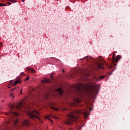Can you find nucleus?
<instances>
[{"mask_svg": "<svg viewBox=\"0 0 130 130\" xmlns=\"http://www.w3.org/2000/svg\"><path fill=\"white\" fill-rule=\"evenodd\" d=\"M74 102H76V103H81V101L80 98L79 97H76L74 99Z\"/></svg>", "mask_w": 130, "mask_h": 130, "instance_id": "6e6552de", "label": "nucleus"}, {"mask_svg": "<svg viewBox=\"0 0 130 130\" xmlns=\"http://www.w3.org/2000/svg\"><path fill=\"white\" fill-rule=\"evenodd\" d=\"M1 46H3V44H2V43H0V47H1Z\"/></svg>", "mask_w": 130, "mask_h": 130, "instance_id": "a878e982", "label": "nucleus"}, {"mask_svg": "<svg viewBox=\"0 0 130 130\" xmlns=\"http://www.w3.org/2000/svg\"><path fill=\"white\" fill-rule=\"evenodd\" d=\"M51 78L52 79V76H51Z\"/></svg>", "mask_w": 130, "mask_h": 130, "instance_id": "473e14b6", "label": "nucleus"}, {"mask_svg": "<svg viewBox=\"0 0 130 130\" xmlns=\"http://www.w3.org/2000/svg\"><path fill=\"white\" fill-rule=\"evenodd\" d=\"M97 62V67L99 69H103V63H102L101 61H104V59H103V58L102 57H99L98 58V59L96 60Z\"/></svg>", "mask_w": 130, "mask_h": 130, "instance_id": "7ed1b4c3", "label": "nucleus"}, {"mask_svg": "<svg viewBox=\"0 0 130 130\" xmlns=\"http://www.w3.org/2000/svg\"><path fill=\"white\" fill-rule=\"evenodd\" d=\"M8 88H10V86H9Z\"/></svg>", "mask_w": 130, "mask_h": 130, "instance_id": "f704fd0d", "label": "nucleus"}, {"mask_svg": "<svg viewBox=\"0 0 130 130\" xmlns=\"http://www.w3.org/2000/svg\"><path fill=\"white\" fill-rule=\"evenodd\" d=\"M20 75H24V73L22 72Z\"/></svg>", "mask_w": 130, "mask_h": 130, "instance_id": "bb28decb", "label": "nucleus"}, {"mask_svg": "<svg viewBox=\"0 0 130 130\" xmlns=\"http://www.w3.org/2000/svg\"><path fill=\"white\" fill-rule=\"evenodd\" d=\"M27 109L29 110L28 112H27V114L28 116L30 117V118H32V119H34V118H37L39 120H41V119L39 117H38V115H40V114L37 112V111H35L34 110H32L31 107L27 108Z\"/></svg>", "mask_w": 130, "mask_h": 130, "instance_id": "f257e3e1", "label": "nucleus"}, {"mask_svg": "<svg viewBox=\"0 0 130 130\" xmlns=\"http://www.w3.org/2000/svg\"><path fill=\"white\" fill-rule=\"evenodd\" d=\"M14 90H15V88L12 89L11 91H14Z\"/></svg>", "mask_w": 130, "mask_h": 130, "instance_id": "c85d7f7f", "label": "nucleus"}, {"mask_svg": "<svg viewBox=\"0 0 130 130\" xmlns=\"http://www.w3.org/2000/svg\"><path fill=\"white\" fill-rule=\"evenodd\" d=\"M115 58V54H114L113 56V60H114Z\"/></svg>", "mask_w": 130, "mask_h": 130, "instance_id": "4be33fe9", "label": "nucleus"}, {"mask_svg": "<svg viewBox=\"0 0 130 130\" xmlns=\"http://www.w3.org/2000/svg\"><path fill=\"white\" fill-rule=\"evenodd\" d=\"M12 81H11L10 83V85H11L12 86H16L17 84H18V83H20V80H16L15 83L14 84H12Z\"/></svg>", "mask_w": 130, "mask_h": 130, "instance_id": "9d476101", "label": "nucleus"}, {"mask_svg": "<svg viewBox=\"0 0 130 130\" xmlns=\"http://www.w3.org/2000/svg\"><path fill=\"white\" fill-rule=\"evenodd\" d=\"M77 113H82L84 115V118H87L88 117V110L85 109L83 111H77Z\"/></svg>", "mask_w": 130, "mask_h": 130, "instance_id": "39448f33", "label": "nucleus"}, {"mask_svg": "<svg viewBox=\"0 0 130 130\" xmlns=\"http://www.w3.org/2000/svg\"><path fill=\"white\" fill-rule=\"evenodd\" d=\"M23 2H24V0H22Z\"/></svg>", "mask_w": 130, "mask_h": 130, "instance_id": "72a5a7b5", "label": "nucleus"}, {"mask_svg": "<svg viewBox=\"0 0 130 130\" xmlns=\"http://www.w3.org/2000/svg\"><path fill=\"white\" fill-rule=\"evenodd\" d=\"M29 78H30L29 77H26V79L24 80V81H28V80H29Z\"/></svg>", "mask_w": 130, "mask_h": 130, "instance_id": "412c9836", "label": "nucleus"}, {"mask_svg": "<svg viewBox=\"0 0 130 130\" xmlns=\"http://www.w3.org/2000/svg\"><path fill=\"white\" fill-rule=\"evenodd\" d=\"M120 58H121V56H120V55L117 56L116 59L115 60V62H118V60H119Z\"/></svg>", "mask_w": 130, "mask_h": 130, "instance_id": "ddd939ff", "label": "nucleus"}, {"mask_svg": "<svg viewBox=\"0 0 130 130\" xmlns=\"http://www.w3.org/2000/svg\"><path fill=\"white\" fill-rule=\"evenodd\" d=\"M51 108H52V109H53L54 110H55V111H58V110H59V109L54 107H51Z\"/></svg>", "mask_w": 130, "mask_h": 130, "instance_id": "dca6fc26", "label": "nucleus"}, {"mask_svg": "<svg viewBox=\"0 0 130 130\" xmlns=\"http://www.w3.org/2000/svg\"><path fill=\"white\" fill-rule=\"evenodd\" d=\"M0 7H7V5L0 3Z\"/></svg>", "mask_w": 130, "mask_h": 130, "instance_id": "a211bd4d", "label": "nucleus"}, {"mask_svg": "<svg viewBox=\"0 0 130 130\" xmlns=\"http://www.w3.org/2000/svg\"><path fill=\"white\" fill-rule=\"evenodd\" d=\"M11 107V113L10 114H9V115H16V116H18L19 115V113L14 112L15 111V109H16V108H15V106H14V105H11L10 106Z\"/></svg>", "mask_w": 130, "mask_h": 130, "instance_id": "20e7f679", "label": "nucleus"}, {"mask_svg": "<svg viewBox=\"0 0 130 130\" xmlns=\"http://www.w3.org/2000/svg\"><path fill=\"white\" fill-rule=\"evenodd\" d=\"M96 92H97V90H94V91L92 92V95H95V94H96Z\"/></svg>", "mask_w": 130, "mask_h": 130, "instance_id": "f3484780", "label": "nucleus"}, {"mask_svg": "<svg viewBox=\"0 0 130 130\" xmlns=\"http://www.w3.org/2000/svg\"><path fill=\"white\" fill-rule=\"evenodd\" d=\"M50 82L49 79L45 78L43 80H42V83H48Z\"/></svg>", "mask_w": 130, "mask_h": 130, "instance_id": "9b49d317", "label": "nucleus"}, {"mask_svg": "<svg viewBox=\"0 0 130 130\" xmlns=\"http://www.w3.org/2000/svg\"><path fill=\"white\" fill-rule=\"evenodd\" d=\"M31 71L32 74H35V73H36V71L35 70H34V69H31Z\"/></svg>", "mask_w": 130, "mask_h": 130, "instance_id": "6ab92c4d", "label": "nucleus"}, {"mask_svg": "<svg viewBox=\"0 0 130 130\" xmlns=\"http://www.w3.org/2000/svg\"><path fill=\"white\" fill-rule=\"evenodd\" d=\"M56 91H57V92H58V93H59V94H60V95L61 96L62 94V89H61V88H59L58 89H57Z\"/></svg>", "mask_w": 130, "mask_h": 130, "instance_id": "f8f14e48", "label": "nucleus"}, {"mask_svg": "<svg viewBox=\"0 0 130 130\" xmlns=\"http://www.w3.org/2000/svg\"><path fill=\"white\" fill-rule=\"evenodd\" d=\"M49 117H53V118H55V119L57 118L56 117H55V116H51V115H49V116H45V118H46V119L49 120V121H51V122H52V123H53V122L52 121V120H51V119H50V118H49Z\"/></svg>", "mask_w": 130, "mask_h": 130, "instance_id": "0eeeda50", "label": "nucleus"}, {"mask_svg": "<svg viewBox=\"0 0 130 130\" xmlns=\"http://www.w3.org/2000/svg\"><path fill=\"white\" fill-rule=\"evenodd\" d=\"M8 2H11V0H7Z\"/></svg>", "mask_w": 130, "mask_h": 130, "instance_id": "7c9ffc66", "label": "nucleus"}, {"mask_svg": "<svg viewBox=\"0 0 130 130\" xmlns=\"http://www.w3.org/2000/svg\"><path fill=\"white\" fill-rule=\"evenodd\" d=\"M22 123L24 125H27V124H28V123H29V122L28 121V120H24V121H23V122Z\"/></svg>", "mask_w": 130, "mask_h": 130, "instance_id": "4468645a", "label": "nucleus"}, {"mask_svg": "<svg viewBox=\"0 0 130 130\" xmlns=\"http://www.w3.org/2000/svg\"><path fill=\"white\" fill-rule=\"evenodd\" d=\"M5 0H0V2H4Z\"/></svg>", "mask_w": 130, "mask_h": 130, "instance_id": "c756f323", "label": "nucleus"}, {"mask_svg": "<svg viewBox=\"0 0 130 130\" xmlns=\"http://www.w3.org/2000/svg\"><path fill=\"white\" fill-rule=\"evenodd\" d=\"M69 116V118L65 123L66 124H69V125L72 124V121H75L77 120L78 118H79L78 116H76V115L73 114H70Z\"/></svg>", "mask_w": 130, "mask_h": 130, "instance_id": "f03ea898", "label": "nucleus"}, {"mask_svg": "<svg viewBox=\"0 0 130 130\" xmlns=\"http://www.w3.org/2000/svg\"><path fill=\"white\" fill-rule=\"evenodd\" d=\"M11 120L13 123V125H16V124H17V123L18 122V121H19V120H18V119H17V118H16V117H15V116H13L12 117V118H11Z\"/></svg>", "mask_w": 130, "mask_h": 130, "instance_id": "423d86ee", "label": "nucleus"}, {"mask_svg": "<svg viewBox=\"0 0 130 130\" xmlns=\"http://www.w3.org/2000/svg\"><path fill=\"white\" fill-rule=\"evenodd\" d=\"M12 3H17V0H10Z\"/></svg>", "mask_w": 130, "mask_h": 130, "instance_id": "aec40b11", "label": "nucleus"}, {"mask_svg": "<svg viewBox=\"0 0 130 130\" xmlns=\"http://www.w3.org/2000/svg\"><path fill=\"white\" fill-rule=\"evenodd\" d=\"M23 106V102H20L18 105L16 106L17 109H21V107Z\"/></svg>", "mask_w": 130, "mask_h": 130, "instance_id": "1a4fd4ad", "label": "nucleus"}, {"mask_svg": "<svg viewBox=\"0 0 130 130\" xmlns=\"http://www.w3.org/2000/svg\"><path fill=\"white\" fill-rule=\"evenodd\" d=\"M90 109V111H92V109Z\"/></svg>", "mask_w": 130, "mask_h": 130, "instance_id": "2f4dec72", "label": "nucleus"}, {"mask_svg": "<svg viewBox=\"0 0 130 130\" xmlns=\"http://www.w3.org/2000/svg\"><path fill=\"white\" fill-rule=\"evenodd\" d=\"M10 96L12 99H14L15 98V95H14V93H13V92L10 93Z\"/></svg>", "mask_w": 130, "mask_h": 130, "instance_id": "2eb2a0df", "label": "nucleus"}, {"mask_svg": "<svg viewBox=\"0 0 130 130\" xmlns=\"http://www.w3.org/2000/svg\"><path fill=\"white\" fill-rule=\"evenodd\" d=\"M62 73H64V70H63L62 71Z\"/></svg>", "mask_w": 130, "mask_h": 130, "instance_id": "cd10ccee", "label": "nucleus"}, {"mask_svg": "<svg viewBox=\"0 0 130 130\" xmlns=\"http://www.w3.org/2000/svg\"><path fill=\"white\" fill-rule=\"evenodd\" d=\"M22 91H23V89H21V91H20L21 94H23V93L22 92Z\"/></svg>", "mask_w": 130, "mask_h": 130, "instance_id": "393cba45", "label": "nucleus"}, {"mask_svg": "<svg viewBox=\"0 0 130 130\" xmlns=\"http://www.w3.org/2000/svg\"><path fill=\"white\" fill-rule=\"evenodd\" d=\"M8 5H12V4L10 2H8Z\"/></svg>", "mask_w": 130, "mask_h": 130, "instance_id": "b1692460", "label": "nucleus"}, {"mask_svg": "<svg viewBox=\"0 0 130 130\" xmlns=\"http://www.w3.org/2000/svg\"><path fill=\"white\" fill-rule=\"evenodd\" d=\"M104 77H105V76H100V79H103V78H104Z\"/></svg>", "mask_w": 130, "mask_h": 130, "instance_id": "5701e85b", "label": "nucleus"}]
</instances>
